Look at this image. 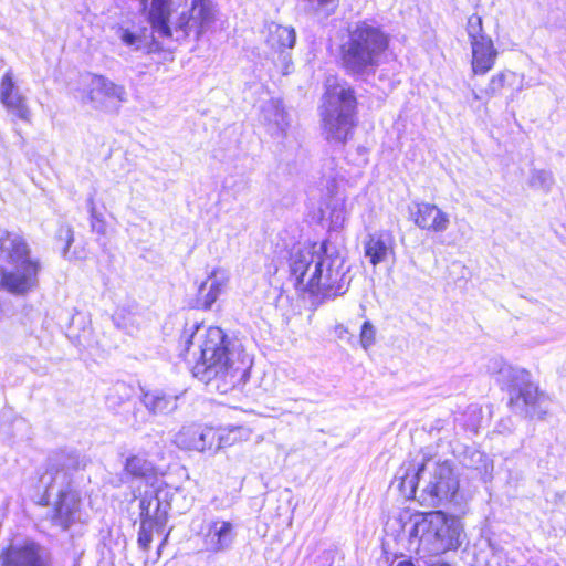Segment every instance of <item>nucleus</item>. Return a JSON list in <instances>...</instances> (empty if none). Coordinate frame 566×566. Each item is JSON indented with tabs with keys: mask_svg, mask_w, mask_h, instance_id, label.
<instances>
[{
	"mask_svg": "<svg viewBox=\"0 0 566 566\" xmlns=\"http://www.w3.org/2000/svg\"><path fill=\"white\" fill-rule=\"evenodd\" d=\"M197 338L198 359L192 367L196 378L211 386L220 394H227L245 384L250 377L252 358L245 353L237 337L228 336L220 327H196V332L185 336L188 352Z\"/></svg>",
	"mask_w": 566,
	"mask_h": 566,
	"instance_id": "obj_1",
	"label": "nucleus"
},
{
	"mask_svg": "<svg viewBox=\"0 0 566 566\" xmlns=\"http://www.w3.org/2000/svg\"><path fill=\"white\" fill-rule=\"evenodd\" d=\"M289 266L291 279L298 290L334 298L345 294L348 289L345 260L337 249L327 242L294 249L290 255Z\"/></svg>",
	"mask_w": 566,
	"mask_h": 566,
	"instance_id": "obj_2",
	"label": "nucleus"
},
{
	"mask_svg": "<svg viewBox=\"0 0 566 566\" xmlns=\"http://www.w3.org/2000/svg\"><path fill=\"white\" fill-rule=\"evenodd\" d=\"M86 467V459L76 451H59L48 460L40 482L45 488L43 500L46 503L56 496L51 520L66 530L80 517V495L72 488V475Z\"/></svg>",
	"mask_w": 566,
	"mask_h": 566,
	"instance_id": "obj_3",
	"label": "nucleus"
},
{
	"mask_svg": "<svg viewBox=\"0 0 566 566\" xmlns=\"http://www.w3.org/2000/svg\"><path fill=\"white\" fill-rule=\"evenodd\" d=\"M388 35L366 21L348 29L347 40L340 45V62L345 72L357 78L375 74L381 54L388 48Z\"/></svg>",
	"mask_w": 566,
	"mask_h": 566,
	"instance_id": "obj_4",
	"label": "nucleus"
},
{
	"mask_svg": "<svg viewBox=\"0 0 566 566\" xmlns=\"http://www.w3.org/2000/svg\"><path fill=\"white\" fill-rule=\"evenodd\" d=\"M357 101L346 82L328 80L322 108V130L332 146H343L353 137L357 125Z\"/></svg>",
	"mask_w": 566,
	"mask_h": 566,
	"instance_id": "obj_5",
	"label": "nucleus"
},
{
	"mask_svg": "<svg viewBox=\"0 0 566 566\" xmlns=\"http://www.w3.org/2000/svg\"><path fill=\"white\" fill-rule=\"evenodd\" d=\"M171 0H150L148 20L153 29L154 39L172 38L184 40L191 33L198 39L212 24L214 20L213 8L210 0H192L188 12H182L175 23L169 25Z\"/></svg>",
	"mask_w": 566,
	"mask_h": 566,
	"instance_id": "obj_6",
	"label": "nucleus"
},
{
	"mask_svg": "<svg viewBox=\"0 0 566 566\" xmlns=\"http://www.w3.org/2000/svg\"><path fill=\"white\" fill-rule=\"evenodd\" d=\"M489 370L501 386L509 389L510 406L515 413L539 420L545 418L548 400L538 391L527 370L513 367L502 359L492 360Z\"/></svg>",
	"mask_w": 566,
	"mask_h": 566,
	"instance_id": "obj_7",
	"label": "nucleus"
},
{
	"mask_svg": "<svg viewBox=\"0 0 566 566\" xmlns=\"http://www.w3.org/2000/svg\"><path fill=\"white\" fill-rule=\"evenodd\" d=\"M411 535L417 536L420 547L431 555L457 551L465 539L461 520L442 511L426 513L416 522Z\"/></svg>",
	"mask_w": 566,
	"mask_h": 566,
	"instance_id": "obj_8",
	"label": "nucleus"
},
{
	"mask_svg": "<svg viewBox=\"0 0 566 566\" xmlns=\"http://www.w3.org/2000/svg\"><path fill=\"white\" fill-rule=\"evenodd\" d=\"M465 30L471 46L472 72L474 75H485L494 67L499 51L492 38L485 34L480 15L469 17Z\"/></svg>",
	"mask_w": 566,
	"mask_h": 566,
	"instance_id": "obj_9",
	"label": "nucleus"
},
{
	"mask_svg": "<svg viewBox=\"0 0 566 566\" xmlns=\"http://www.w3.org/2000/svg\"><path fill=\"white\" fill-rule=\"evenodd\" d=\"M86 101L96 111L114 114L127 102V91L124 85L104 75L92 74L87 83Z\"/></svg>",
	"mask_w": 566,
	"mask_h": 566,
	"instance_id": "obj_10",
	"label": "nucleus"
},
{
	"mask_svg": "<svg viewBox=\"0 0 566 566\" xmlns=\"http://www.w3.org/2000/svg\"><path fill=\"white\" fill-rule=\"evenodd\" d=\"M459 480L448 462L436 463L423 492L433 505L457 502Z\"/></svg>",
	"mask_w": 566,
	"mask_h": 566,
	"instance_id": "obj_11",
	"label": "nucleus"
},
{
	"mask_svg": "<svg viewBox=\"0 0 566 566\" xmlns=\"http://www.w3.org/2000/svg\"><path fill=\"white\" fill-rule=\"evenodd\" d=\"M40 269L39 261L34 259L9 264L1 270V283L11 293H28L38 286Z\"/></svg>",
	"mask_w": 566,
	"mask_h": 566,
	"instance_id": "obj_12",
	"label": "nucleus"
},
{
	"mask_svg": "<svg viewBox=\"0 0 566 566\" xmlns=\"http://www.w3.org/2000/svg\"><path fill=\"white\" fill-rule=\"evenodd\" d=\"M266 44L275 51L277 56L276 65L283 75H287L293 70L291 53L286 50L294 48L296 43V32L292 27L281 25L271 22L268 25Z\"/></svg>",
	"mask_w": 566,
	"mask_h": 566,
	"instance_id": "obj_13",
	"label": "nucleus"
},
{
	"mask_svg": "<svg viewBox=\"0 0 566 566\" xmlns=\"http://www.w3.org/2000/svg\"><path fill=\"white\" fill-rule=\"evenodd\" d=\"M0 103L10 115L25 123L31 122V109L12 69H8L0 78Z\"/></svg>",
	"mask_w": 566,
	"mask_h": 566,
	"instance_id": "obj_14",
	"label": "nucleus"
},
{
	"mask_svg": "<svg viewBox=\"0 0 566 566\" xmlns=\"http://www.w3.org/2000/svg\"><path fill=\"white\" fill-rule=\"evenodd\" d=\"M408 212L413 223L422 230L442 233L450 226L449 214L430 202H412Z\"/></svg>",
	"mask_w": 566,
	"mask_h": 566,
	"instance_id": "obj_15",
	"label": "nucleus"
},
{
	"mask_svg": "<svg viewBox=\"0 0 566 566\" xmlns=\"http://www.w3.org/2000/svg\"><path fill=\"white\" fill-rule=\"evenodd\" d=\"M218 431L211 427L200 424L184 426L175 436L174 442L185 450L203 452L214 449Z\"/></svg>",
	"mask_w": 566,
	"mask_h": 566,
	"instance_id": "obj_16",
	"label": "nucleus"
},
{
	"mask_svg": "<svg viewBox=\"0 0 566 566\" xmlns=\"http://www.w3.org/2000/svg\"><path fill=\"white\" fill-rule=\"evenodd\" d=\"M0 558L2 566H43L39 546L31 541L10 545Z\"/></svg>",
	"mask_w": 566,
	"mask_h": 566,
	"instance_id": "obj_17",
	"label": "nucleus"
},
{
	"mask_svg": "<svg viewBox=\"0 0 566 566\" xmlns=\"http://www.w3.org/2000/svg\"><path fill=\"white\" fill-rule=\"evenodd\" d=\"M395 239L390 231L380 230L368 234L364 242L365 256L373 265H377L394 253Z\"/></svg>",
	"mask_w": 566,
	"mask_h": 566,
	"instance_id": "obj_18",
	"label": "nucleus"
},
{
	"mask_svg": "<svg viewBox=\"0 0 566 566\" xmlns=\"http://www.w3.org/2000/svg\"><path fill=\"white\" fill-rule=\"evenodd\" d=\"M179 396L167 392L164 389H143L140 401L149 413L154 416H167L178 408Z\"/></svg>",
	"mask_w": 566,
	"mask_h": 566,
	"instance_id": "obj_19",
	"label": "nucleus"
},
{
	"mask_svg": "<svg viewBox=\"0 0 566 566\" xmlns=\"http://www.w3.org/2000/svg\"><path fill=\"white\" fill-rule=\"evenodd\" d=\"M229 282V274L223 269H216L208 279L201 283L197 302L205 310H210L218 297L224 292Z\"/></svg>",
	"mask_w": 566,
	"mask_h": 566,
	"instance_id": "obj_20",
	"label": "nucleus"
},
{
	"mask_svg": "<svg viewBox=\"0 0 566 566\" xmlns=\"http://www.w3.org/2000/svg\"><path fill=\"white\" fill-rule=\"evenodd\" d=\"M155 490L151 492L146 491L144 496L140 499L139 509H140V521L148 520L154 521V523H163L165 518L166 507L169 505L165 504L163 507V502L167 495V491L161 489V483L155 484Z\"/></svg>",
	"mask_w": 566,
	"mask_h": 566,
	"instance_id": "obj_21",
	"label": "nucleus"
},
{
	"mask_svg": "<svg viewBox=\"0 0 566 566\" xmlns=\"http://www.w3.org/2000/svg\"><path fill=\"white\" fill-rule=\"evenodd\" d=\"M233 541V525L227 521L212 522L205 535L206 548L213 553L228 549L232 545Z\"/></svg>",
	"mask_w": 566,
	"mask_h": 566,
	"instance_id": "obj_22",
	"label": "nucleus"
},
{
	"mask_svg": "<svg viewBox=\"0 0 566 566\" xmlns=\"http://www.w3.org/2000/svg\"><path fill=\"white\" fill-rule=\"evenodd\" d=\"M0 259L8 265L31 259L29 245L23 237L14 232H7L1 237Z\"/></svg>",
	"mask_w": 566,
	"mask_h": 566,
	"instance_id": "obj_23",
	"label": "nucleus"
},
{
	"mask_svg": "<svg viewBox=\"0 0 566 566\" xmlns=\"http://www.w3.org/2000/svg\"><path fill=\"white\" fill-rule=\"evenodd\" d=\"M124 473L134 480H144L147 483H151V486L160 483L157 479L156 468L147 460L144 455L136 453L129 454L124 463Z\"/></svg>",
	"mask_w": 566,
	"mask_h": 566,
	"instance_id": "obj_24",
	"label": "nucleus"
},
{
	"mask_svg": "<svg viewBox=\"0 0 566 566\" xmlns=\"http://www.w3.org/2000/svg\"><path fill=\"white\" fill-rule=\"evenodd\" d=\"M426 471L424 462L409 461L403 463L396 475L398 488L405 496L411 499L416 494L417 486Z\"/></svg>",
	"mask_w": 566,
	"mask_h": 566,
	"instance_id": "obj_25",
	"label": "nucleus"
},
{
	"mask_svg": "<svg viewBox=\"0 0 566 566\" xmlns=\"http://www.w3.org/2000/svg\"><path fill=\"white\" fill-rule=\"evenodd\" d=\"M263 118L268 123L272 135H284L290 122L287 114L279 101L269 102L262 109Z\"/></svg>",
	"mask_w": 566,
	"mask_h": 566,
	"instance_id": "obj_26",
	"label": "nucleus"
},
{
	"mask_svg": "<svg viewBox=\"0 0 566 566\" xmlns=\"http://www.w3.org/2000/svg\"><path fill=\"white\" fill-rule=\"evenodd\" d=\"M218 438H216L214 450L231 447L234 443L250 438V430L242 426H233L228 428L216 429Z\"/></svg>",
	"mask_w": 566,
	"mask_h": 566,
	"instance_id": "obj_27",
	"label": "nucleus"
},
{
	"mask_svg": "<svg viewBox=\"0 0 566 566\" xmlns=\"http://www.w3.org/2000/svg\"><path fill=\"white\" fill-rule=\"evenodd\" d=\"M517 76L518 75L512 71H503L493 75L484 90V94L489 98L499 95L501 91L504 88V86L506 84L512 85L517 78Z\"/></svg>",
	"mask_w": 566,
	"mask_h": 566,
	"instance_id": "obj_28",
	"label": "nucleus"
},
{
	"mask_svg": "<svg viewBox=\"0 0 566 566\" xmlns=\"http://www.w3.org/2000/svg\"><path fill=\"white\" fill-rule=\"evenodd\" d=\"M530 185L533 188L548 192L554 185V177L551 171L544 169L533 170L530 178Z\"/></svg>",
	"mask_w": 566,
	"mask_h": 566,
	"instance_id": "obj_29",
	"label": "nucleus"
},
{
	"mask_svg": "<svg viewBox=\"0 0 566 566\" xmlns=\"http://www.w3.org/2000/svg\"><path fill=\"white\" fill-rule=\"evenodd\" d=\"M88 203V210H90V217H91V229L93 232L104 235L107 230L106 221L104 220L103 216L97 212L94 199L91 197L87 200Z\"/></svg>",
	"mask_w": 566,
	"mask_h": 566,
	"instance_id": "obj_30",
	"label": "nucleus"
},
{
	"mask_svg": "<svg viewBox=\"0 0 566 566\" xmlns=\"http://www.w3.org/2000/svg\"><path fill=\"white\" fill-rule=\"evenodd\" d=\"M159 523H154V521L143 520L140 521V528L138 532V545L144 551L149 548V545L153 539V530Z\"/></svg>",
	"mask_w": 566,
	"mask_h": 566,
	"instance_id": "obj_31",
	"label": "nucleus"
},
{
	"mask_svg": "<svg viewBox=\"0 0 566 566\" xmlns=\"http://www.w3.org/2000/svg\"><path fill=\"white\" fill-rule=\"evenodd\" d=\"M376 340V328L374 325L366 321L364 322L361 329H360V344L364 349H369Z\"/></svg>",
	"mask_w": 566,
	"mask_h": 566,
	"instance_id": "obj_32",
	"label": "nucleus"
},
{
	"mask_svg": "<svg viewBox=\"0 0 566 566\" xmlns=\"http://www.w3.org/2000/svg\"><path fill=\"white\" fill-rule=\"evenodd\" d=\"M57 233H59V239L64 241V247L62 249V255L64 258H66L67 252H69L72 243L74 242V231L71 226H62L59 229Z\"/></svg>",
	"mask_w": 566,
	"mask_h": 566,
	"instance_id": "obj_33",
	"label": "nucleus"
},
{
	"mask_svg": "<svg viewBox=\"0 0 566 566\" xmlns=\"http://www.w3.org/2000/svg\"><path fill=\"white\" fill-rule=\"evenodd\" d=\"M120 39L127 46H134L135 49H139L142 46V38L129 30H123Z\"/></svg>",
	"mask_w": 566,
	"mask_h": 566,
	"instance_id": "obj_34",
	"label": "nucleus"
},
{
	"mask_svg": "<svg viewBox=\"0 0 566 566\" xmlns=\"http://www.w3.org/2000/svg\"><path fill=\"white\" fill-rule=\"evenodd\" d=\"M113 392L114 394H118L119 395V401L118 403L123 402L124 400L128 399L129 397V388L124 384V382H119V384H116L112 390H111V394L108 395L107 399L111 401L112 398H113Z\"/></svg>",
	"mask_w": 566,
	"mask_h": 566,
	"instance_id": "obj_35",
	"label": "nucleus"
},
{
	"mask_svg": "<svg viewBox=\"0 0 566 566\" xmlns=\"http://www.w3.org/2000/svg\"><path fill=\"white\" fill-rule=\"evenodd\" d=\"M340 214H342V211H338L337 213H336V211L333 212L332 217L335 218V220H333L334 223L337 224L339 221L344 220V218Z\"/></svg>",
	"mask_w": 566,
	"mask_h": 566,
	"instance_id": "obj_36",
	"label": "nucleus"
},
{
	"mask_svg": "<svg viewBox=\"0 0 566 566\" xmlns=\"http://www.w3.org/2000/svg\"><path fill=\"white\" fill-rule=\"evenodd\" d=\"M397 566H415L411 560H402L397 564Z\"/></svg>",
	"mask_w": 566,
	"mask_h": 566,
	"instance_id": "obj_37",
	"label": "nucleus"
},
{
	"mask_svg": "<svg viewBox=\"0 0 566 566\" xmlns=\"http://www.w3.org/2000/svg\"><path fill=\"white\" fill-rule=\"evenodd\" d=\"M430 566H451V565L446 562L438 560L436 563H432Z\"/></svg>",
	"mask_w": 566,
	"mask_h": 566,
	"instance_id": "obj_38",
	"label": "nucleus"
},
{
	"mask_svg": "<svg viewBox=\"0 0 566 566\" xmlns=\"http://www.w3.org/2000/svg\"><path fill=\"white\" fill-rule=\"evenodd\" d=\"M500 427H503V429H505V430H510L509 428L504 427V421H502V422L500 423Z\"/></svg>",
	"mask_w": 566,
	"mask_h": 566,
	"instance_id": "obj_39",
	"label": "nucleus"
},
{
	"mask_svg": "<svg viewBox=\"0 0 566 566\" xmlns=\"http://www.w3.org/2000/svg\"><path fill=\"white\" fill-rule=\"evenodd\" d=\"M473 96H474V99H479L480 98V96L475 92L473 93Z\"/></svg>",
	"mask_w": 566,
	"mask_h": 566,
	"instance_id": "obj_40",
	"label": "nucleus"
},
{
	"mask_svg": "<svg viewBox=\"0 0 566 566\" xmlns=\"http://www.w3.org/2000/svg\"><path fill=\"white\" fill-rule=\"evenodd\" d=\"M73 566H80L78 562H77V560H75V562H74V564H73Z\"/></svg>",
	"mask_w": 566,
	"mask_h": 566,
	"instance_id": "obj_41",
	"label": "nucleus"
}]
</instances>
